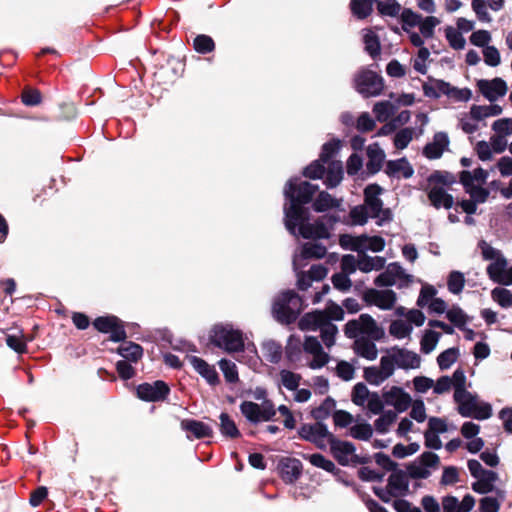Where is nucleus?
Segmentation results:
<instances>
[{"label": "nucleus", "mask_w": 512, "mask_h": 512, "mask_svg": "<svg viewBox=\"0 0 512 512\" xmlns=\"http://www.w3.org/2000/svg\"><path fill=\"white\" fill-rule=\"evenodd\" d=\"M318 188V185L300 181L299 178H292L286 183L284 196L289 201V206H284L285 227L292 235H296L299 222L309 220V211L304 205L313 200Z\"/></svg>", "instance_id": "1"}, {"label": "nucleus", "mask_w": 512, "mask_h": 512, "mask_svg": "<svg viewBox=\"0 0 512 512\" xmlns=\"http://www.w3.org/2000/svg\"><path fill=\"white\" fill-rule=\"evenodd\" d=\"M210 343L228 353L242 352L244 350L243 333L234 329L230 324L218 323L209 331Z\"/></svg>", "instance_id": "2"}, {"label": "nucleus", "mask_w": 512, "mask_h": 512, "mask_svg": "<svg viewBox=\"0 0 512 512\" xmlns=\"http://www.w3.org/2000/svg\"><path fill=\"white\" fill-rule=\"evenodd\" d=\"M482 258L491 260V263L486 268L487 274L495 283L501 284L508 265L501 251L491 247L482 240Z\"/></svg>", "instance_id": "3"}, {"label": "nucleus", "mask_w": 512, "mask_h": 512, "mask_svg": "<svg viewBox=\"0 0 512 512\" xmlns=\"http://www.w3.org/2000/svg\"><path fill=\"white\" fill-rule=\"evenodd\" d=\"M92 325L98 332L110 334L109 340L112 342H122L127 338L124 322L115 315L99 316Z\"/></svg>", "instance_id": "4"}, {"label": "nucleus", "mask_w": 512, "mask_h": 512, "mask_svg": "<svg viewBox=\"0 0 512 512\" xmlns=\"http://www.w3.org/2000/svg\"><path fill=\"white\" fill-rule=\"evenodd\" d=\"M240 411L249 422L256 424L260 421L272 420L277 410L271 400H264L261 406L252 401H243Z\"/></svg>", "instance_id": "5"}, {"label": "nucleus", "mask_w": 512, "mask_h": 512, "mask_svg": "<svg viewBox=\"0 0 512 512\" xmlns=\"http://www.w3.org/2000/svg\"><path fill=\"white\" fill-rule=\"evenodd\" d=\"M356 90L364 97L380 95L384 89L383 78L372 70H362L355 77Z\"/></svg>", "instance_id": "6"}, {"label": "nucleus", "mask_w": 512, "mask_h": 512, "mask_svg": "<svg viewBox=\"0 0 512 512\" xmlns=\"http://www.w3.org/2000/svg\"><path fill=\"white\" fill-rule=\"evenodd\" d=\"M169 385L163 380H156L153 383L144 382L137 386V397L145 402H163L170 394Z\"/></svg>", "instance_id": "7"}, {"label": "nucleus", "mask_w": 512, "mask_h": 512, "mask_svg": "<svg viewBox=\"0 0 512 512\" xmlns=\"http://www.w3.org/2000/svg\"><path fill=\"white\" fill-rule=\"evenodd\" d=\"M362 298L368 305H375L382 310L391 309L397 300L396 293L393 290L379 291L374 288L367 289Z\"/></svg>", "instance_id": "8"}, {"label": "nucleus", "mask_w": 512, "mask_h": 512, "mask_svg": "<svg viewBox=\"0 0 512 512\" xmlns=\"http://www.w3.org/2000/svg\"><path fill=\"white\" fill-rule=\"evenodd\" d=\"M330 444V451L336 461L342 466H348L351 463V458L348 456L355 454L356 447L352 442L342 441L337 439L334 434L328 440Z\"/></svg>", "instance_id": "9"}, {"label": "nucleus", "mask_w": 512, "mask_h": 512, "mask_svg": "<svg viewBox=\"0 0 512 512\" xmlns=\"http://www.w3.org/2000/svg\"><path fill=\"white\" fill-rule=\"evenodd\" d=\"M278 469L281 479L287 484H292L300 478L303 465L297 458L283 457L278 463Z\"/></svg>", "instance_id": "10"}, {"label": "nucleus", "mask_w": 512, "mask_h": 512, "mask_svg": "<svg viewBox=\"0 0 512 512\" xmlns=\"http://www.w3.org/2000/svg\"><path fill=\"white\" fill-rule=\"evenodd\" d=\"M383 399L387 405L394 406L397 412L406 411L412 404L411 396L401 387L393 386L390 390L383 392Z\"/></svg>", "instance_id": "11"}, {"label": "nucleus", "mask_w": 512, "mask_h": 512, "mask_svg": "<svg viewBox=\"0 0 512 512\" xmlns=\"http://www.w3.org/2000/svg\"><path fill=\"white\" fill-rule=\"evenodd\" d=\"M180 427L187 432V438L203 439L213 437V429L206 423L195 419H183Z\"/></svg>", "instance_id": "12"}, {"label": "nucleus", "mask_w": 512, "mask_h": 512, "mask_svg": "<svg viewBox=\"0 0 512 512\" xmlns=\"http://www.w3.org/2000/svg\"><path fill=\"white\" fill-rule=\"evenodd\" d=\"M382 192L383 188L376 183L369 184L364 189V202L369 208L372 218L380 217V213L382 212L383 201L379 198Z\"/></svg>", "instance_id": "13"}, {"label": "nucleus", "mask_w": 512, "mask_h": 512, "mask_svg": "<svg viewBox=\"0 0 512 512\" xmlns=\"http://www.w3.org/2000/svg\"><path fill=\"white\" fill-rule=\"evenodd\" d=\"M299 233L305 239H327L330 237L329 229L322 219L314 223L299 222Z\"/></svg>", "instance_id": "14"}, {"label": "nucleus", "mask_w": 512, "mask_h": 512, "mask_svg": "<svg viewBox=\"0 0 512 512\" xmlns=\"http://www.w3.org/2000/svg\"><path fill=\"white\" fill-rule=\"evenodd\" d=\"M329 323V317L324 310H313L305 313L299 320L298 327L302 331H316Z\"/></svg>", "instance_id": "15"}, {"label": "nucleus", "mask_w": 512, "mask_h": 512, "mask_svg": "<svg viewBox=\"0 0 512 512\" xmlns=\"http://www.w3.org/2000/svg\"><path fill=\"white\" fill-rule=\"evenodd\" d=\"M508 90L506 82L499 77L492 80H483L481 83L482 96L494 102L506 95Z\"/></svg>", "instance_id": "16"}, {"label": "nucleus", "mask_w": 512, "mask_h": 512, "mask_svg": "<svg viewBox=\"0 0 512 512\" xmlns=\"http://www.w3.org/2000/svg\"><path fill=\"white\" fill-rule=\"evenodd\" d=\"M449 145L448 135L444 132H437L431 143H427L423 148V155L428 159H438L442 156Z\"/></svg>", "instance_id": "17"}, {"label": "nucleus", "mask_w": 512, "mask_h": 512, "mask_svg": "<svg viewBox=\"0 0 512 512\" xmlns=\"http://www.w3.org/2000/svg\"><path fill=\"white\" fill-rule=\"evenodd\" d=\"M193 368L211 385L220 383L218 372L214 366L209 365L205 360L197 356H188Z\"/></svg>", "instance_id": "18"}, {"label": "nucleus", "mask_w": 512, "mask_h": 512, "mask_svg": "<svg viewBox=\"0 0 512 512\" xmlns=\"http://www.w3.org/2000/svg\"><path fill=\"white\" fill-rule=\"evenodd\" d=\"M395 363L401 369H415L420 366V356L415 352L399 348L397 346L392 348Z\"/></svg>", "instance_id": "19"}, {"label": "nucleus", "mask_w": 512, "mask_h": 512, "mask_svg": "<svg viewBox=\"0 0 512 512\" xmlns=\"http://www.w3.org/2000/svg\"><path fill=\"white\" fill-rule=\"evenodd\" d=\"M385 173L389 177L411 178L414 174V168L406 157L397 160H389L386 162Z\"/></svg>", "instance_id": "20"}, {"label": "nucleus", "mask_w": 512, "mask_h": 512, "mask_svg": "<svg viewBox=\"0 0 512 512\" xmlns=\"http://www.w3.org/2000/svg\"><path fill=\"white\" fill-rule=\"evenodd\" d=\"M273 314L275 319L281 324H292L294 323L298 316L291 309L289 304L286 302L283 294L276 300L273 304Z\"/></svg>", "instance_id": "21"}, {"label": "nucleus", "mask_w": 512, "mask_h": 512, "mask_svg": "<svg viewBox=\"0 0 512 512\" xmlns=\"http://www.w3.org/2000/svg\"><path fill=\"white\" fill-rule=\"evenodd\" d=\"M298 435L305 441L310 442L314 440L318 436H326L327 441L332 436V433L328 431L327 425L323 422H318L314 424H303L298 430Z\"/></svg>", "instance_id": "22"}, {"label": "nucleus", "mask_w": 512, "mask_h": 512, "mask_svg": "<svg viewBox=\"0 0 512 512\" xmlns=\"http://www.w3.org/2000/svg\"><path fill=\"white\" fill-rule=\"evenodd\" d=\"M428 199L436 209L441 207L450 209L454 205L453 196L447 193L442 187L438 186H433L429 190Z\"/></svg>", "instance_id": "23"}, {"label": "nucleus", "mask_w": 512, "mask_h": 512, "mask_svg": "<svg viewBox=\"0 0 512 512\" xmlns=\"http://www.w3.org/2000/svg\"><path fill=\"white\" fill-rule=\"evenodd\" d=\"M368 162L366 164L367 170L370 174L378 173L385 159L384 151L377 143H373L367 147Z\"/></svg>", "instance_id": "24"}, {"label": "nucleus", "mask_w": 512, "mask_h": 512, "mask_svg": "<svg viewBox=\"0 0 512 512\" xmlns=\"http://www.w3.org/2000/svg\"><path fill=\"white\" fill-rule=\"evenodd\" d=\"M388 488L400 496H405L409 491L408 475L405 471L396 469L388 478Z\"/></svg>", "instance_id": "25"}, {"label": "nucleus", "mask_w": 512, "mask_h": 512, "mask_svg": "<svg viewBox=\"0 0 512 512\" xmlns=\"http://www.w3.org/2000/svg\"><path fill=\"white\" fill-rule=\"evenodd\" d=\"M123 342L116 352L126 359L125 361L137 363L143 356L142 346L132 341L125 342L124 340Z\"/></svg>", "instance_id": "26"}, {"label": "nucleus", "mask_w": 512, "mask_h": 512, "mask_svg": "<svg viewBox=\"0 0 512 512\" xmlns=\"http://www.w3.org/2000/svg\"><path fill=\"white\" fill-rule=\"evenodd\" d=\"M361 333L367 334L373 340H380L384 336V331L378 327L376 321L369 314H361L359 317Z\"/></svg>", "instance_id": "27"}, {"label": "nucleus", "mask_w": 512, "mask_h": 512, "mask_svg": "<svg viewBox=\"0 0 512 512\" xmlns=\"http://www.w3.org/2000/svg\"><path fill=\"white\" fill-rule=\"evenodd\" d=\"M324 184L327 188L337 187L343 179V166L341 161H331L328 165Z\"/></svg>", "instance_id": "28"}, {"label": "nucleus", "mask_w": 512, "mask_h": 512, "mask_svg": "<svg viewBox=\"0 0 512 512\" xmlns=\"http://www.w3.org/2000/svg\"><path fill=\"white\" fill-rule=\"evenodd\" d=\"M479 122H480V105L474 104L471 107L470 113L465 114L460 119V126L465 133L471 134L477 130Z\"/></svg>", "instance_id": "29"}, {"label": "nucleus", "mask_w": 512, "mask_h": 512, "mask_svg": "<svg viewBox=\"0 0 512 512\" xmlns=\"http://www.w3.org/2000/svg\"><path fill=\"white\" fill-rule=\"evenodd\" d=\"M262 352L265 359L272 363L277 364L282 358V345L275 340H267L262 344Z\"/></svg>", "instance_id": "30"}, {"label": "nucleus", "mask_w": 512, "mask_h": 512, "mask_svg": "<svg viewBox=\"0 0 512 512\" xmlns=\"http://www.w3.org/2000/svg\"><path fill=\"white\" fill-rule=\"evenodd\" d=\"M505 498V491L501 489H496L494 496H482V512H499Z\"/></svg>", "instance_id": "31"}, {"label": "nucleus", "mask_w": 512, "mask_h": 512, "mask_svg": "<svg viewBox=\"0 0 512 512\" xmlns=\"http://www.w3.org/2000/svg\"><path fill=\"white\" fill-rule=\"evenodd\" d=\"M339 206L340 200L332 197V195L326 191H321L312 204L316 212H325L330 208H338Z\"/></svg>", "instance_id": "32"}, {"label": "nucleus", "mask_w": 512, "mask_h": 512, "mask_svg": "<svg viewBox=\"0 0 512 512\" xmlns=\"http://www.w3.org/2000/svg\"><path fill=\"white\" fill-rule=\"evenodd\" d=\"M219 419V429L224 437L235 439L241 436V433L237 428L234 420L229 416L228 413H221Z\"/></svg>", "instance_id": "33"}, {"label": "nucleus", "mask_w": 512, "mask_h": 512, "mask_svg": "<svg viewBox=\"0 0 512 512\" xmlns=\"http://www.w3.org/2000/svg\"><path fill=\"white\" fill-rule=\"evenodd\" d=\"M376 0H351L350 10L357 19L363 20L371 15Z\"/></svg>", "instance_id": "34"}, {"label": "nucleus", "mask_w": 512, "mask_h": 512, "mask_svg": "<svg viewBox=\"0 0 512 512\" xmlns=\"http://www.w3.org/2000/svg\"><path fill=\"white\" fill-rule=\"evenodd\" d=\"M355 351L361 357L367 360H375L377 358L376 345L369 339H358L355 341Z\"/></svg>", "instance_id": "35"}, {"label": "nucleus", "mask_w": 512, "mask_h": 512, "mask_svg": "<svg viewBox=\"0 0 512 512\" xmlns=\"http://www.w3.org/2000/svg\"><path fill=\"white\" fill-rule=\"evenodd\" d=\"M303 458L308 460L313 466L317 468H321L325 470L326 472L336 474L339 472V469L336 467V465L329 459H327L325 456L319 453L315 454H309V455H303Z\"/></svg>", "instance_id": "36"}, {"label": "nucleus", "mask_w": 512, "mask_h": 512, "mask_svg": "<svg viewBox=\"0 0 512 512\" xmlns=\"http://www.w3.org/2000/svg\"><path fill=\"white\" fill-rule=\"evenodd\" d=\"M376 119L383 123L386 122L396 112V106L389 101L377 102L373 107Z\"/></svg>", "instance_id": "37"}, {"label": "nucleus", "mask_w": 512, "mask_h": 512, "mask_svg": "<svg viewBox=\"0 0 512 512\" xmlns=\"http://www.w3.org/2000/svg\"><path fill=\"white\" fill-rule=\"evenodd\" d=\"M302 343L299 338L291 335L288 339L287 345L285 347L286 358L290 362L299 361L302 354Z\"/></svg>", "instance_id": "38"}, {"label": "nucleus", "mask_w": 512, "mask_h": 512, "mask_svg": "<svg viewBox=\"0 0 512 512\" xmlns=\"http://www.w3.org/2000/svg\"><path fill=\"white\" fill-rule=\"evenodd\" d=\"M327 253L326 247L321 243H305L301 255L304 259H321Z\"/></svg>", "instance_id": "39"}, {"label": "nucleus", "mask_w": 512, "mask_h": 512, "mask_svg": "<svg viewBox=\"0 0 512 512\" xmlns=\"http://www.w3.org/2000/svg\"><path fill=\"white\" fill-rule=\"evenodd\" d=\"M27 341L22 330L20 335L5 334L7 346L18 354L27 353Z\"/></svg>", "instance_id": "40"}, {"label": "nucleus", "mask_w": 512, "mask_h": 512, "mask_svg": "<svg viewBox=\"0 0 512 512\" xmlns=\"http://www.w3.org/2000/svg\"><path fill=\"white\" fill-rule=\"evenodd\" d=\"M193 48L198 53L208 54L215 50V42L210 36L199 34L193 40Z\"/></svg>", "instance_id": "41"}, {"label": "nucleus", "mask_w": 512, "mask_h": 512, "mask_svg": "<svg viewBox=\"0 0 512 512\" xmlns=\"http://www.w3.org/2000/svg\"><path fill=\"white\" fill-rule=\"evenodd\" d=\"M459 357V349L456 347L448 348L437 357V363L441 370H447L454 364Z\"/></svg>", "instance_id": "42"}, {"label": "nucleus", "mask_w": 512, "mask_h": 512, "mask_svg": "<svg viewBox=\"0 0 512 512\" xmlns=\"http://www.w3.org/2000/svg\"><path fill=\"white\" fill-rule=\"evenodd\" d=\"M21 101L26 106H38L42 102V93L37 88L26 86L22 90Z\"/></svg>", "instance_id": "43"}, {"label": "nucleus", "mask_w": 512, "mask_h": 512, "mask_svg": "<svg viewBox=\"0 0 512 512\" xmlns=\"http://www.w3.org/2000/svg\"><path fill=\"white\" fill-rule=\"evenodd\" d=\"M458 411L464 417H473L476 420H480V406L473 396L461 403L458 407Z\"/></svg>", "instance_id": "44"}, {"label": "nucleus", "mask_w": 512, "mask_h": 512, "mask_svg": "<svg viewBox=\"0 0 512 512\" xmlns=\"http://www.w3.org/2000/svg\"><path fill=\"white\" fill-rule=\"evenodd\" d=\"M335 400L331 397H327L320 406L314 408L311 411V416L318 422L329 417L331 410L335 407Z\"/></svg>", "instance_id": "45"}, {"label": "nucleus", "mask_w": 512, "mask_h": 512, "mask_svg": "<svg viewBox=\"0 0 512 512\" xmlns=\"http://www.w3.org/2000/svg\"><path fill=\"white\" fill-rule=\"evenodd\" d=\"M340 147L341 141L339 139H331L330 141L323 144L319 159L322 161V163H330V160L339 151Z\"/></svg>", "instance_id": "46"}, {"label": "nucleus", "mask_w": 512, "mask_h": 512, "mask_svg": "<svg viewBox=\"0 0 512 512\" xmlns=\"http://www.w3.org/2000/svg\"><path fill=\"white\" fill-rule=\"evenodd\" d=\"M471 196L473 200H462L461 202H458L456 204L455 210L458 212V207L462 209L463 212L467 213L468 215H471L475 213L477 209V202L480 201V185L474 187V189L471 192Z\"/></svg>", "instance_id": "47"}, {"label": "nucleus", "mask_w": 512, "mask_h": 512, "mask_svg": "<svg viewBox=\"0 0 512 512\" xmlns=\"http://www.w3.org/2000/svg\"><path fill=\"white\" fill-rule=\"evenodd\" d=\"M324 164L320 159L314 160L303 169L302 175L313 180L322 179L326 171Z\"/></svg>", "instance_id": "48"}, {"label": "nucleus", "mask_w": 512, "mask_h": 512, "mask_svg": "<svg viewBox=\"0 0 512 512\" xmlns=\"http://www.w3.org/2000/svg\"><path fill=\"white\" fill-rule=\"evenodd\" d=\"M400 19L402 22V29L408 32L409 28L418 26L422 16L409 8H404L401 12Z\"/></svg>", "instance_id": "49"}, {"label": "nucleus", "mask_w": 512, "mask_h": 512, "mask_svg": "<svg viewBox=\"0 0 512 512\" xmlns=\"http://www.w3.org/2000/svg\"><path fill=\"white\" fill-rule=\"evenodd\" d=\"M377 10L382 16L396 17L401 11V5L396 0L376 1Z\"/></svg>", "instance_id": "50"}, {"label": "nucleus", "mask_w": 512, "mask_h": 512, "mask_svg": "<svg viewBox=\"0 0 512 512\" xmlns=\"http://www.w3.org/2000/svg\"><path fill=\"white\" fill-rule=\"evenodd\" d=\"M440 333L434 330H427L421 339V351L425 354L432 352L439 340Z\"/></svg>", "instance_id": "51"}, {"label": "nucleus", "mask_w": 512, "mask_h": 512, "mask_svg": "<svg viewBox=\"0 0 512 512\" xmlns=\"http://www.w3.org/2000/svg\"><path fill=\"white\" fill-rule=\"evenodd\" d=\"M397 415L394 411H385L378 419L375 420L374 426L377 432L387 433L389 426L395 422Z\"/></svg>", "instance_id": "52"}, {"label": "nucleus", "mask_w": 512, "mask_h": 512, "mask_svg": "<svg viewBox=\"0 0 512 512\" xmlns=\"http://www.w3.org/2000/svg\"><path fill=\"white\" fill-rule=\"evenodd\" d=\"M411 331L412 326L400 319L392 321L389 327L390 334L398 339L407 337Z\"/></svg>", "instance_id": "53"}, {"label": "nucleus", "mask_w": 512, "mask_h": 512, "mask_svg": "<svg viewBox=\"0 0 512 512\" xmlns=\"http://www.w3.org/2000/svg\"><path fill=\"white\" fill-rule=\"evenodd\" d=\"M225 380L228 383H235L239 380L236 364L230 360L222 359L219 361Z\"/></svg>", "instance_id": "54"}, {"label": "nucleus", "mask_w": 512, "mask_h": 512, "mask_svg": "<svg viewBox=\"0 0 512 512\" xmlns=\"http://www.w3.org/2000/svg\"><path fill=\"white\" fill-rule=\"evenodd\" d=\"M371 394L372 392L368 390L367 386L364 383L359 382L353 387L352 402L357 406H363Z\"/></svg>", "instance_id": "55"}, {"label": "nucleus", "mask_w": 512, "mask_h": 512, "mask_svg": "<svg viewBox=\"0 0 512 512\" xmlns=\"http://www.w3.org/2000/svg\"><path fill=\"white\" fill-rule=\"evenodd\" d=\"M365 50L372 57L376 58L381 52V44L378 36L373 33H367L364 36Z\"/></svg>", "instance_id": "56"}, {"label": "nucleus", "mask_w": 512, "mask_h": 512, "mask_svg": "<svg viewBox=\"0 0 512 512\" xmlns=\"http://www.w3.org/2000/svg\"><path fill=\"white\" fill-rule=\"evenodd\" d=\"M428 182L430 184L451 186L456 182V177L450 172L436 170L428 177Z\"/></svg>", "instance_id": "57"}, {"label": "nucleus", "mask_w": 512, "mask_h": 512, "mask_svg": "<svg viewBox=\"0 0 512 512\" xmlns=\"http://www.w3.org/2000/svg\"><path fill=\"white\" fill-rule=\"evenodd\" d=\"M373 429L369 423L356 424L350 428V435L358 440L367 441L372 437Z\"/></svg>", "instance_id": "58"}, {"label": "nucleus", "mask_w": 512, "mask_h": 512, "mask_svg": "<svg viewBox=\"0 0 512 512\" xmlns=\"http://www.w3.org/2000/svg\"><path fill=\"white\" fill-rule=\"evenodd\" d=\"M445 35L453 49L460 50L464 48L466 41L457 29L449 26L445 30Z\"/></svg>", "instance_id": "59"}, {"label": "nucleus", "mask_w": 512, "mask_h": 512, "mask_svg": "<svg viewBox=\"0 0 512 512\" xmlns=\"http://www.w3.org/2000/svg\"><path fill=\"white\" fill-rule=\"evenodd\" d=\"M464 275L459 271H452L448 276V290L453 294H459L464 287Z\"/></svg>", "instance_id": "60"}, {"label": "nucleus", "mask_w": 512, "mask_h": 512, "mask_svg": "<svg viewBox=\"0 0 512 512\" xmlns=\"http://www.w3.org/2000/svg\"><path fill=\"white\" fill-rule=\"evenodd\" d=\"M492 298L501 307L507 308L512 306V293L501 287L494 288L491 292Z\"/></svg>", "instance_id": "61"}, {"label": "nucleus", "mask_w": 512, "mask_h": 512, "mask_svg": "<svg viewBox=\"0 0 512 512\" xmlns=\"http://www.w3.org/2000/svg\"><path fill=\"white\" fill-rule=\"evenodd\" d=\"M413 128H403L396 133L394 137V146L399 149H405L413 139Z\"/></svg>", "instance_id": "62"}, {"label": "nucleus", "mask_w": 512, "mask_h": 512, "mask_svg": "<svg viewBox=\"0 0 512 512\" xmlns=\"http://www.w3.org/2000/svg\"><path fill=\"white\" fill-rule=\"evenodd\" d=\"M482 56L484 63L490 67H496L501 63L500 52L495 46L482 48Z\"/></svg>", "instance_id": "63"}, {"label": "nucleus", "mask_w": 512, "mask_h": 512, "mask_svg": "<svg viewBox=\"0 0 512 512\" xmlns=\"http://www.w3.org/2000/svg\"><path fill=\"white\" fill-rule=\"evenodd\" d=\"M280 376L281 382L285 388H287L290 391L297 390L301 380V376L299 374H296L288 370H282L280 372Z\"/></svg>", "instance_id": "64"}]
</instances>
